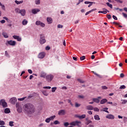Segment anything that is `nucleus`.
Instances as JSON below:
<instances>
[{
	"label": "nucleus",
	"mask_w": 127,
	"mask_h": 127,
	"mask_svg": "<svg viewBox=\"0 0 127 127\" xmlns=\"http://www.w3.org/2000/svg\"><path fill=\"white\" fill-rule=\"evenodd\" d=\"M47 21L48 24H51V23H52V22H53V20L52 19V18H51V17H47Z\"/></svg>",
	"instance_id": "obj_13"
},
{
	"label": "nucleus",
	"mask_w": 127,
	"mask_h": 127,
	"mask_svg": "<svg viewBox=\"0 0 127 127\" xmlns=\"http://www.w3.org/2000/svg\"><path fill=\"white\" fill-rule=\"evenodd\" d=\"M122 14L123 15V16H124L125 17V18H127V14L125 13H122Z\"/></svg>",
	"instance_id": "obj_55"
},
{
	"label": "nucleus",
	"mask_w": 127,
	"mask_h": 127,
	"mask_svg": "<svg viewBox=\"0 0 127 127\" xmlns=\"http://www.w3.org/2000/svg\"><path fill=\"white\" fill-rule=\"evenodd\" d=\"M84 3L85 4H89V3H94V2H90V1H86L84 2Z\"/></svg>",
	"instance_id": "obj_45"
},
{
	"label": "nucleus",
	"mask_w": 127,
	"mask_h": 127,
	"mask_svg": "<svg viewBox=\"0 0 127 127\" xmlns=\"http://www.w3.org/2000/svg\"><path fill=\"white\" fill-rule=\"evenodd\" d=\"M75 126H77V127H81V122L76 121H75Z\"/></svg>",
	"instance_id": "obj_18"
},
{
	"label": "nucleus",
	"mask_w": 127,
	"mask_h": 127,
	"mask_svg": "<svg viewBox=\"0 0 127 127\" xmlns=\"http://www.w3.org/2000/svg\"><path fill=\"white\" fill-rule=\"evenodd\" d=\"M36 4H40V0H36L35 1Z\"/></svg>",
	"instance_id": "obj_47"
},
{
	"label": "nucleus",
	"mask_w": 127,
	"mask_h": 127,
	"mask_svg": "<svg viewBox=\"0 0 127 127\" xmlns=\"http://www.w3.org/2000/svg\"><path fill=\"white\" fill-rule=\"evenodd\" d=\"M58 114L59 116H64L66 114V111L65 110H61L58 112Z\"/></svg>",
	"instance_id": "obj_7"
},
{
	"label": "nucleus",
	"mask_w": 127,
	"mask_h": 127,
	"mask_svg": "<svg viewBox=\"0 0 127 127\" xmlns=\"http://www.w3.org/2000/svg\"><path fill=\"white\" fill-rule=\"evenodd\" d=\"M1 8L3 9L4 10L5 9V7L4 6V5L2 4L1 6Z\"/></svg>",
	"instance_id": "obj_64"
},
{
	"label": "nucleus",
	"mask_w": 127,
	"mask_h": 127,
	"mask_svg": "<svg viewBox=\"0 0 127 127\" xmlns=\"http://www.w3.org/2000/svg\"><path fill=\"white\" fill-rule=\"evenodd\" d=\"M41 23V22L40 21H37L36 22V25H40Z\"/></svg>",
	"instance_id": "obj_48"
},
{
	"label": "nucleus",
	"mask_w": 127,
	"mask_h": 127,
	"mask_svg": "<svg viewBox=\"0 0 127 127\" xmlns=\"http://www.w3.org/2000/svg\"><path fill=\"white\" fill-rule=\"evenodd\" d=\"M85 58H86V57L84 56H83L80 58V59L81 61H83V60H85Z\"/></svg>",
	"instance_id": "obj_39"
},
{
	"label": "nucleus",
	"mask_w": 127,
	"mask_h": 127,
	"mask_svg": "<svg viewBox=\"0 0 127 127\" xmlns=\"http://www.w3.org/2000/svg\"><path fill=\"white\" fill-rule=\"evenodd\" d=\"M4 121H0V126H4Z\"/></svg>",
	"instance_id": "obj_37"
},
{
	"label": "nucleus",
	"mask_w": 127,
	"mask_h": 127,
	"mask_svg": "<svg viewBox=\"0 0 127 127\" xmlns=\"http://www.w3.org/2000/svg\"><path fill=\"white\" fill-rule=\"evenodd\" d=\"M87 113H88V114H89V115H92L93 114V113L91 111H88L87 112Z\"/></svg>",
	"instance_id": "obj_60"
},
{
	"label": "nucleus",
	"mask_w": 127,
	"mask_h": 127,
	"mask_svg": "<svg viewBox=\"0 0 127 127\" xmlns=\"http://www.w3.org/2000/svg\"><path fill=\"white\" fill-rule=\"evenodd\" d=\"M120 77L121 78H124V77H125V74H124V73H121Z\"/></svg>",
	"instance_id": "obj_58"
},
{
	"label": "nucleus",
	"mask_w": 127,
	"mask_h": 127,
	"mask_svg": "<svg viewBox=\"0 0 127 127\" xmlns=\"http://www.w3.org/2000/svg\"><path fill=\"white\" fill-rule=\"evenodd\" d=\"M28 22V21L27 20H26V19H24L22 22V24H23V25H26Z\"/></svg>",
	"instance_id": "obj_22"
},
{
	"label": "nucleus",
	"mask_w": 127,
	"mask_h": 127,
	"mask_svg": "<svg viewBox=\"0 0 127 127\" xmlns=\"http://www.w3.org/2000/svg\"><path fill=\"white\" fill-rule=\"evenodd\" d=\"M55 118H56V116L54 115L53 116H51L49 118L50 119V121H53V120L55 119Z\"/></svg>",
	"instance_id": "obj_28"
},
{
	"label": "nucleus",
	"mask_w": 127,
	"mask_h": 127,
	"mask_svg": "<svg viewBox=\"0 0 127 127\" xmlns=\"http://www.w3.org/2000/svg\"><path fill=\"white\" fill-rule=\"evenodd\" d=\"M107 11L109 12V10H107V9H103V11H102V13H104V14H106Z\"/></svg>",
	"instance_id": "obj_29"
},
{
	"label": "nucleus",
	"mask_w": 127,
	"mask_h": 127,
	"mask_svg": "<svg viewBox=\"0 0 127 127\" xmlns=\"http://www.w3.org/2000/svg\"><path fill=\"white\" fill-rule=\"evenodd\" d=\"M92 72L94 74V75H96V76H97V77H101V75L100 74H98V73H96L95 71H92Z\"/></svg>",
	"instance_id": "obj_38"
},
{
	"label": "nucleus",
	"mask_w": 127,
	"mask_h": 127,
	"mask_svg": "<svg viewBox=\"0 0 127 127\" xmlns=\"http://www.w3.org/2000/svg\"><path fill=\"white\" fill-rule=\"evenodd\" d=\"M50 121H51V120H50V119L49 118H47L45 120L46 123H50Z\"/></svg>",
	"instance_id": "obj_40"
},
{
	"label": "nucleus",
	"mask_w": 127,
	"mask_h": 127,
	"mask_svg": "<svg viewBox=\"0 0 127 127\" xmlns=\"http://www.w3.org/2000/svg\"><path fill=\"white\" fill-rule=\"evenodd\" d=\"M76 117H77V118H78V119L82 120V119H85V118H86V115L83 114L82 115H81V116L77 115V116H76Z\"/></svg>",
	"instance_id": "obj_16"
},
{
	"label": "nucleus",
	"mask_w": 127,
	"mask_h": 127,
	"mask_svg": "<svg viewBox=\"0 0 127 127\" xmlns=\"http://www.w3.org/2000/svg\"><path fill=\"white\" fill-rule=\"evenodd\" d=\"M106 118L108 119V120H115V116L112 114L107 115Z\"/></svg>",
	"instance_id": "obj_9"
},
{
	"label": "nucleus",
	"mask_w": 127,
	"mask_h": 127,
	"mask_svg": "<svg viewBox=\"0 0 127 127\" xmlns=\"http://www.w3.org/2000/svg\"><path fill=\"white\" fill-rule=\"evenodd\" d=\"M56 90H57V87H56L52 88V91L53 92V93H54L55 91H56Z\"/></svg>",
	"instance_id": "obj_30"
},
{
	"label": "nucleus",
	"mask_w": 127,
	"mask_h": 127,
	"mask_svg": "<svg viewBox=\"0 0 127 127\" xmlns=\"http://www.w3.org/2000/svg\"><path fill=\"white\" fill-rule=\"evenodd\" d=\"M107 17L108 19H111V18H112V16L110 14L107 15Z\"/></svg>",
	"instance_id": "obj_56"
},
{
	"label": "nucleus",
	"mask_w": 127,
	"mask_h": 127,
	"mask_svg": "<svg viewBox=\"0 0 127 127\" xmlns=\"http://www.w3.org/2000/svg\"><path fill=\"white\" fill-rule=\"evenodd\" d=\"M102 99V97L101 96L98 97L97 98H93L92 100L94 103H97V104H99L100 103V99Z\"/></svg>",
	"instance_id": "obj_10"
},
{
	"label": "nucleus",
	"mask_w": 127,
	"mask_h": 127,
	"mask_svg": "<svg viewBox=\"0 0 127 127\" xmlns=\"http://www.w3.org/2000/svg\"><path fill=\"white\" fill-rule=\"evenodd\" d=\"M2 35L4 37V38H8V35H7V34L5 32H3L2 33Z\"/></svg>",
	"instance_id": "obj_23"
},
{
	"label": "nucleus",
	"mask_w": 127,
	"mask_h": 127,
	"mask_svg": "<svg viewBox=\"0 0 127 127\" xmlns=\"http://www.w3.org/2000/svg\"><path fill=\"white\" fill-rule=\"evenodd\" d=\"M80 106H81V104H80L79 103H75V108H79V107H80Z\"/></svg>",
	"instance_id": "obj_31"
},
{
	"label": "nucleus",
	"mask_w": 127,
	"mask_h": 127,
	"mask_svg": "<svg viewBox=\"0 0 127 127\" xmlns=\"http://www.w3.org/2000/svg\"><path fill=\"white\" fill-rule=\"evenodd\" d=\"M78 99H84L85 96L84 95H78Z\"/></svg>",
	"instance_id": "obj_34"
},
{
	"label": "nucleus",
	"mask_w": 127,
	"mask_h": 127,
	"mask_svg": "<svg viewBox=\"0 0 127 127\" xmlns=\"http://www.w3.org/2000/svg\"><path fill=\"white\" fill-rule=\"evenodd\" d=\"M101 88H102V89L103 90H107V89H108V87H107V86H102L101 87Z\"/></svg>",
	"instance_id": "obj_44"
},
{
	"label": "nucleus",
	"mask_w": 127,
	"mask_h": 127,
	"mask_svg": "<svg viewBox=\"0 0 127 127\" xmlns=\"http://www.w3.org/2000/svg\"><path fill=\"white\" fill-rule=\"evenodd\" d=\"M54 78V75L53 74H48L46 76V80L47 81V82H51L52 80H53V78Z\"/></svg>",
	"instance_id": "obj_3"
},
{
	"label": "nucleus",
	"mask_w": 127,
	"mask_h": 127,
	"mask_svg": "<svg viewBox=\"0 0 127 127\" xmlns=\"http://www.w3.org/2000/svg\"><path fill=\"white\" fill-rule=\"evenodd\" d=\"M60 124V122H59V121L57 120L54 122V125H59Z\"/></svg>",
	"instance_id": "obj_35"
},
{
	"label": "nucleus",
	"mask_w": 127,
	"mask_h": 127,
	"mask_svg": "<svg viewBox=\"0 0 127 127\" xmlns=\"http://www.w3.org/2000/svg\"><path fill=\"white\" fill-rule=\"evenodd\" d=\"M126 87L125 85H121L120 87V89H126Z\"/></svg>",
	"instance_id": "obj_52"
},
{
	"label": "nucleus",
	"mask_w": 127,
	"mask_h": 127,
	"mask_svg": "<svg viewBox=\"0 0 127 127\" xmlns=\"http://www.w3.org/2000/svg\"><path fill=\"white\" fill-rule=\"evenodd\" d=\"M93 110L95 112H99L100 111V109H99V108H93Z\"/></svg>",
	"instance_id": "obj_42"
},
{
	"label": "nucleus",
	"mask_w": 127,
	"mask_h": 127,
	"mask_svg": "<svg viewBox=\"0 0 127 127\" xmlns=\"http://www.w3.org/2000/svg\"><path fill=\"white\" fill-rule=\"evenodd\" d=\"M122 101H123L122 102V104H127V100H122Z\"/></svg>",
	"instance_id": "obj_53"
},
{
	"label": "nucleus",
	"mask_w": 127,
	"mask_h": 127,
	"mask_svg": "<svg viewBox=\"0 0 127 127\" xmlns=\"http://www.w3.org/2000/svg\"><path fill=\"white\" fill-rule=\"evenodd\" d=\"M15 11L17 13H20V9H19V8H16V9H15Z\"/></svg>",
	"instance_id": "obj_26"
},
{
	"label": "nucleus",
	"mask_w": 127,
	"mask_h": 127,
	"mask_svg": "<svg viewBox=\"0 0 127 127\" xmlns=\"http://www.w3.org/2000/svg\"><path fill=\"white\" fill-rule=\"evenodd\" d=\"M5 56H9V55H8V54L7 53V51H5Z\"/></svg>",
	"instance_id": "obj_62"
},
{
	"label": "nucleus",
	"mask_w": 127,
	"mask_h": 127,
	"mask_svg": "<svg viewBox=\"0 0 127 127\" xmlns=\"http://www.w3.org/2000/svg\"><path fill=\"white\" fill-rule=\"evenodd\" d=\"M38 57L40 59H43V58L45 57V53L44 52L40 53V54H39Z\"/></svg>",
	"instance_id": "obj_8"
},
{
	"label": "nucleus",
	"mask_w": 127,
	"mask_h": 127,
	"mask_svg": "<svg viewBox=\"0 0 127 127\" xmlns=\"http://www.w3.org/2000/svg\"><path fill=\"white\" fill-rule=\"evenodd\" d=\"M13 38H14V39H16L17 41H21L22 40L21 37L19 36L14 35L13 36Z\"/></svg>",
	"instance_id": "obj_12"
},
{
	"label": "nucleus",
	"mask_w": 127,
	"mask_h": 127,
	"mask_svg": "<svg viewBox=\"0 0 127 127\" xmlns=\"http://www.w3.org/2000/svg\"><path fill=\"white\" fill-rule=\"evenodd\" d=\"M0 22L2 24L4 23L5 22V20H1Z\"/></svg>",
	"instance_id": "obj_63"
},
{
	"label": "nucleus",
	"mask_w": 127,
	"mask_h": 127,
	"mask_svg": "<svg viewBox=\"0 0 127 127\" xmlns=\"http://www.w3.org/2000/svg\"><path fill=\"white\" fill-rule=\"evenodd\" d=\"M58 28H63V25L61 24L58 25Z\"/></svg>",
	"instance_id": "obj_49"
},
{
	"label": "nucleus",
	"mask_w": 127,
	"mask_h": 127,
	"mask_svg": "<svg viewBox=\"0 0 127 127\" xmlns=\"http://www.w3.org/2000/svg\"><path fill=\"white\" fill-rule=\"evenodd\" d=\"M77 81L79 82V83H81V84H83V83H84V81L83 80H82L81 79H78Z\"/></svg>",
	"instance_id": "obj_43"
},
{
	"label": "nucleus",
	"mask_w": 127,
	"mask_h": 127,
	"mask_svg": "<svg viewBox=\"0 0 127 127\" xmlns=\"http://www.w3.org/2000/svg\"><path fill=\"white\" fill-rule=\"evenodd\" d=\"M13 122H12V121H10V122H9V126H10V127H13V126H14V125H13Z\"/></svg>",
	"instance_id": "obj_33"
},
{
	"label": "nucleus",
	"mask_w": 127,
	"mask_h": 127,
	"mask_svg": "<svg viewBox=\"0 0 127 127\" xmlns=\"http://www.w3.org/2000/svg\"><path fill=\"white\" fill-rule=\"evenodd\" d=\"M15 3L17 4H20L21 3H23V0H21V1H17V0H15Z\"/></svg>",
	"instance_id": "obj_25"
},
{
	"label": "nucleus",
	"mask_w": 127,
	"mask_h": 127,
	"mask_svg": "<svg viewBox=\"0 0 127 127\" xmlns=\"http://www.w3.org/2000/svg\"><path fill=\"white\" fill-rule=\"evenodd\" d=\"M40 25V26H42V27H44L45 26V24L41 22Z\"/></svg>",
	"instance_id": "obj_50"
},
{
	"label": "nucleus",
	"mask_w": 127,
	"mask_h": 127,
	"mask_svg": "<svg viewBox=\"0 0 127 127\" xmlns=\"http://www.w3.org/2000/svg\"><path fill=\"white\" fill-rule=\"evenodd\" d=\"M7 43L9 45H11V46H14V45L16 44V42H15V41L10 40L7 41Z\"/></svg>",
	"instance_id": "obj_6"
},
{
	"label": "nucleus",
	"mask_w": 127,
	"mask_h": 127,
	"mask_svg": "<svg viewBox=\"0 0 127 127\" xmlns=\"http://www.w3.org/2000/svg\"><path fill=\"white\" fill-rule=\"evenodd\" d=\"M4 113L5 114H9L10 113V110H9V108H6L4 109Z\"/></svg>",
	"instance_id": "obj_19"
},
{
	"label": "nucleus",
	"mask_w": 127,
	"mask_h": 127,
	"mask_svg": "<svg viewBox=\"0 0 127 127\" xmlns=\"http://www.w3.org/2000/svg\"><path fill=\"white\" fill-rule=\"evenodd\" d=\"M25 98H26V97H23L22 98H18V101H24V100H25Z\"/></svg>",
	"instance_id": "obj_46"
},
{
	"label": "nucleus",
	"mask_w": 127,
	"mask_h": 127,
	"mask_svg": "<svg viewBox=\"0 0 127 127\" xmlns=\"http://www.w3.org/2000/svg\"><path fill=\"white\" fill-rule=\"evenodd\" d=\"M16 108L17 109V112H18V113H21V112H22V107L20 106V104H19V103L16 104Z\"/></svg>",
	"instance_id": "obj_5"
},
{
	"label": "nucleus",
	"mask_w": 127,
	"mask_h": 127,
	"mask_svg": "<svg viewBox=\"0 0 127 127\" xmlns=\"http://www.w3.org/2000/svg\"><path fill=\"white\" fill-rule=\"evenodd\" d=\"M108 108L106 107L105 108L103 109V111L105 112L106 113H109V111H108Z\"/></svg>",
	"instance_id": "obj_41"
},
{
	"label": "nucleus",
	"mask_w": 127,
	"mask_h": 127,
	"mask_svg": "<svg viewBox=\"0 0 127 127\" xmlns=\"http://www.w3.org/2000/svg\"><path fill=\"white\" fill-rule=\"evenodd\" d=\"M16 101H17V99L15 97H13L9 100V102L11 104H15V103H16Z\"/></svg>",
	"instance_id": "obj_11"
},
{
	"label": "nucleus",
	"mask_w": 127,
	"mask_h": 127,
	"mask_svg": "<svg viewBox=\"0 0 127 127\" xmlns=\"http://www.w3.org/2000/svg\"><path fill=\"white\" fill-rule=\"evenodd\" d=\"M44 89H51V87L50 86H45L43 87Z\"/></svg>",
	"instance_id": "obj_57"
},
{
	"label": "nucleus",
	"mask_w": 127,
	"mask_h": 127,
	"mask_svg": "<svg viewBox=\"0 0 127 127\" xmlns=\"http://www.w3.org/2000/svg\"><path fill=\"white\" fill-rule=\"evenodd\" d=\"M70 126H76V121H74V122H72L70 123Z\"/></svg>",
	"instance_id": "obj_32"
},
{
	"label": "nucleus",
	"mask_w": 127,
	"mask_h": 127,
	"mask_svg": "<svg viewBox=\"0 0 127 127\" xmlns=\"http://www.w3.org/2000/svg\"><path fill=\"white\" fill-rule=\"evenodd\" d=\"M107 5H108V6H109V7H110V8H113V5L112 4H110L109 2H107L106 3Z\"/></svg>",
	"instance_id": "obj_27"
},
{
	"label": "nucleus",
	"mask_w": 127,
	"mask_h": 127,
	"mask_svg": "<svg viewBox=\"0 0 127 127\" xmlns=\"http://www.w3.org/2000/svg\"><path fill=\"white\" fill-rule=\"evenodd\" d=\"M23 108H24L25 112L28 115H32L35 112V107L30 103L25 104Z\"/></svg>",
	"instance_id": "obj_1"
},
{
	"label": "nucleus",
	"mask_w": 127,
	"mask_h": 127,
	"mask_svg": "<svg viewBox=\"0 0 127 127\" xmlns=\"http://www.w3.org/2000/svg\"><path fill=\"white\" fill-rule=\"evenodd\" d=\"M25 9H21L20 11V13L21 14L22 16L25 15Z\"/></svg>",
	"instance_id": "obj_17"
},
{
	"label": "nucleus",
	"mask_w": 127,
	"mask_h": 127,
	"mask_svg": "<svg viewBox=\"0 0 127 127\" xmlns=\"http://www.w3.org/2000/svg\"><path fill=\"white\" fill-rule=\"evenodd\" d=\"M28 72L29 74H32V70L31 69H28Z\"/></svg>",
	"instance_id": "obj_59"
},
{
	"label": "nucleus",
	"mask_w": 127,
	"mask_h": 127,
	"mask_svg": "<svg viewBox=\"0 0 127 127\" xmlns=\"http://www.w3.org/2000/svg\"><path fill=\"white\" fill-rule=\"evenodd\" d=\"M94 120H95L96 121H100V116L98 115H95L94 116Z\"/></svg>",
	"instance_id": "obj_20"
},
{
	"label": "nucleus",
	"mask_w": 127,
	"mask_h": 127,
	"mask_svg": "<svg viewBox=\"0 0 127 127\" xmlns=\"http://www.w3.org/2000/svg\"><path fill=\"white\" fill-rule=\"evenodd\" d=\"M113 18L115 19V20H118V17L115 15H113Z\"/></svg>",
	"instance_id": "obj_54"
},
{
	"label": "nucleus",
	"mask_w": 127,
	"mask_h": 127,
	"mask_svg": "<svg viewBox=\"0 0 127 127\" xmlns=\"http://www.w3.org/2000/svg\"><path fill=\"white\" fill-rule=\"evenodd\" d=\"M40 38L39 42L41 44H44L46 42V40L45 39V36L43 34H41L40 35Z\"/></svg>",
	"instance_id": "obj_2"
},
{
	"label": "nucleus",
	"mask_w": 127,
	"mask_h": 127,
	"mask_svg": "<svg viewBox=\"0 0 127 127\" xmlns=\"http://www.w3.org/2000/svg\"><path fill=\"white\" fill-rule=\"evenodd\" d=\"M86 108H87V110H94V107L92 106H90V105L87 106Z\"/></svg>",
	"instance_id": "obj_24"
},
{
	"label": "nucleus",
	"mask_w": 127,
	"mask_h": 127,
	"mask_svg": "<svg viewBox=\"0 0 127 127\" xmlns=\"http://www.w3.org/2000/svg\"><path fill=\"white\" fill-rule=\"evenodd\" d=\"M0 106H2L4 109L7 107V103L5 102V100L2 99L0 101Z\"/></svg>",
	"instance_id": "obj_4"
},
{
	"label": "nucleus",
	"mask_w": 127,
	"mask_h": 127,
	"mask_svg": "<svg viewBox=\"0 0 127 127\" xmlns=\"http://www.w3.org/2000/svg\"><path fill=\"white\" fill-rule=\"evenodd\" d=\"M40 11V9H33L32 10V12L34 14H36V13H37V12H39Z\"/></svg>",
	"instance_id": "obj_14"
},
{
	"label": "nucleus",
	"mask_w": 127,
	"mask_h": 127,
	"mask_svg": "<svg viewBox=\"0 0 127 127\" xmlns=\"http://www.w3.org/2000/svg\"><path fill=\"white\" fill-rule=\"evenodd\" d=\"M64 127H68V126H69V123L68 122L64 123Z\"/></svg>",
	"instance_id": "obj_51"
},
{
	"label": "nucleus",
	"mask_w": 127,
	"mask_h": 127,
	"mask_svg": "<svg viewBox=\"0 0 127 127\" xmlns=\"http://www.w3.org/2000/svg\"><path fill=\"white\" fill-rule=\"evenodd\" d=\"M46 50H50V47L49 46H47L46 47Z\"/></svg>",
	"instance_id": "obj_61"
},
{
	"label": "nucleus",
	"mask_w": 127,
	"mask_h": 127,
	"mask_svg": "<svg viewBox=\"0 0 127 127\" xmlns=\"http://www.w3.org/2000/svg\"><path fill=\"white\" fill-rule=\"evenodd\" d=\"M46 73L45 72H43L41 73L40 77L41 78H46Z\"/></svg>",
	"instance_id": "obj_21"
},
{
	"label": "nucleus",
	"mask_w": 127,
	"mask_h": 127,
	"mask_svg": "<svg viewBox=\"0 0 127 127\" xmlns=\"http://www.w3.org/2000/svg\"><path fill=\"white\" fill-rule=\"evenodd\" d=\"M108 102V100L107 99H103L101 100L100 104L101 105H104V104H106Z\"/></svg>",
	"instance_id": "obj_15"
},
{
	"label": "nucleus",
	"mask_w": 127,
	"mask_h": 127,
	"mask_svg": "<svg viewBox=\"0 0 127 127\" xmlns=\"http://www.w3.org/2000/svg\"><path fill=\"white\" fill-rule=\"evenodd\" d=\"M92 122L91 120H88V121H86V125L88 126V125H90V124H92Z\"/></svg>",
	"instance_id": "obj_36"
}]
</instances>
